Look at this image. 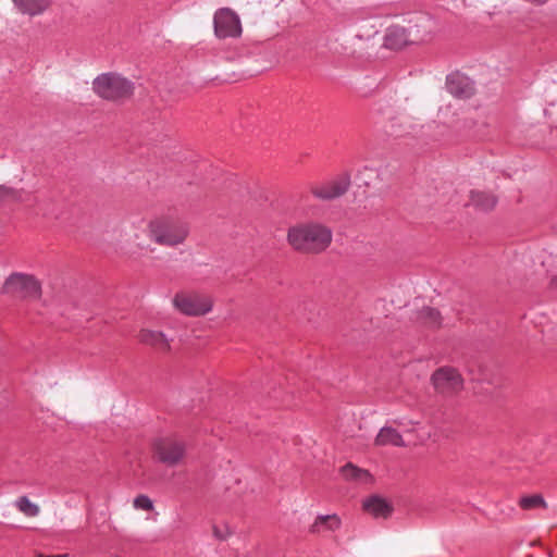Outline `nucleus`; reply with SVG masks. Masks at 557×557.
<instances>
[{"mask_svg":"<svg viewBox=\"0 0 557 557\" xmlns=\"http://www.w3.org/2000/svg\"><path fill=\"white\" fill-rule=\"evenodd\" d=\"M332 231L318 222H302L287 230L288 245L301 253H320L332 243Z\"/></svg>","mask_w":557,"mask_h":557,"instance_id":"1","label":"nucleus"},{"mask_svg":"<svg viewBox=\"0 0 557 557\" xmlns=\"http://www.w3.org/2000/svg\"><path fill=\"white\" fill-rule=\"evenodd\" d=\"M146 234L154 244L175 248L187 242L190 224L172 215H158L148 222Z\"/></svg>","mask_w":557,"mask_h":557,"instance_id":"2","label":"nucleus"},{"mask_svg":"<svg viewBox=\"0 0 557 557\" xmlns=\"http://www.w3.org/2000/svg\"><path fill=\"white\" fill-rule=\"evenodd\" d=\"M214 302L211 294L194 288L180 289L171 299L173 309L188 318H200L211 313Z\"/></svg>","mask_w":557,"mask_h":557,"instance_id":"3","label":"nucleus"},{"mask_svg":"<svg viewBox=\"0 0 557 557\" xmlns=\"http://www.w3.org/2000/svg\"><path fill=\"white\" fill-rule=\"evenodd\" d=\"M92 89L100 98L112 102L128 100L135 90V84L115 72L99 74L92 81Z\"/></svg>","mask_w":557,"mask_h":557,"instance_id":"4","label":"nucleus"},{"mask_svg":"<svg viewBox=\"0 0 557 557\" xmlns=\"http://www.w3.org/2000/svg\"><path fill=\"white\" fill-rule=\"evenodd\" d=\"M434 391L444 396L453 397L463 389L465 381L459 371L453 367H441L431 375Z\"/></svg>","mask_w":557,"mask_h":557,"instance_id":"5","label":"nucleus"},{"mask_svg":"<svg viewBox=\"0 0 557 557\" xmlns=\"http://www.w3.org/2000/svg\"><path fill=\"white\" fill-rule=\"evenodd\" d=\"M186 443L175 436L157 438L153 442V455L162 463L174 467L185 458Z\"/></svg>","mask_w":557,"mask_h":557,"instance_id":"6","label":"nucleus"},{"mask_svg":"<svg viewBox=\"0 0 557 557\" xmlns=\"http://www.w3.org/2000/svg\"><path fill=\"white\" fill-rule=\"evenodd\" d=\"M213 30L219 39L239 38L243 26L238 14L230 8L218 9L213 14Z\"/></svg>","mask_w":557,"mask_h":557,"instance_id":"7","label":"nucleus"},{"mask_svg":"<svg viewBox=\"0 0 557 557\" xmlns=\"http://www.w3.org/2000/svg\"><path fill=\"white\" fill-rule=\"evenodd\" d=\"M2 290L20 298H38L41 294L40 283L33 275L18 272L5 280Z\"/></svg>","mask_w":557,"mask_h":557,"instance_id":"8","label":"nucleus"},{"mask_svg":"<svg viewBox=\"0 0 557 557\" xmlns=\"http://www.w3.org/2000/svg\"><path fill=\"white\" fill-rule=\"evenodd\" d=\"M349 186L350 176L347 173H344L330 181L312 184L310 186V191L315 198L327 201L346 194Z\"/></svg>","mask_w":557,"mask_h":557,"instance_id":"9","label":"nucleus"},{"mask_svg":"<svg viewBox=\"0 0 557 557\" xmlns=\"http://www.w3.org/2000/svg\"><path fill=\"white\" fill-rule=\"evenodd\" d=\"M448 91L456 98L468 99L474 94L472 82L461 75L451 76L447 81Z\"/></svg>","mask_w":557,"mask_h":557,"instance_id":"10","label":"nucleus"},{"mask_svg":"<svg viewBox=\"0 0 557 557\" xmlns=\"http://www.w3.org/2000/svg\"><path fill=\"white\" fill-rule=\"evenodd\" d=\"M385 47L389 49H401L409 44H413L408 28L404 26H392L385 35Z\"/></svg>","mask_w":557,"mask_h":557,"instance_id":"11","label":"nucleus"},{"mask_svg":"<svg viewBox=\"0 0 557 557\" xmlns=\"http://www.w3.org/2000/svg\"><path fill=\"white\" fill-rule=\"evenodd\" d=\"M363 509L375 518H387L393 507L382 497L371 496L363 502Z\"/></svg>","mask_w":557,"mask_h":557,"instance_id":"12","label":"nucleus"},{"mask_svg":"<svg viewBox=\"0 0 557 557\" xmlns=\"http://www.w3.org/2000/svg\"><path fill=\"white\" fill-rule=\"evenodd\" d=\"M469 203L478 210L490 211L495 208L497 198L490 191L474 189L470 191Z\"/></svg>","mask_w":557,"mask_h":557,"instance_id":"13","label":"nucleus"},{"mask_svg":"<svg viewBox=\"0 0 557 557\" xmlns=\"http://www.w3.org/2000/svg\"><path fill=\"white\" fill-rule=\"evenodd\" d=\"M432 21L428 16H421L414 24L407 26L409 35L413 44L423 41L432 32Z\"/></svg>","mask_w":557,"mask_h":557,"instance_id":"14","label":"nucleus"},{"mask_svg":"<svg viewBox=\"0 0 557 557\" xmlns=\"http://www.w3.org/2000/svg\"><path fill=\"white\" fill-rule=\"evenodd\" d=\"M341 474L346 481L359 484H369L372 482V475L368 470L361 469L350 462L341 468Z\"/></svg>","mask_w":557,"mask_h":557,"instance_id":"15","label":"nucleus"},{"mask_svg":"<svg viewBox=\"0 0 557 557\" xmlns=\"http://www.w3.org/2000/svg\"><path fill=\"white\" fill-rule=\"evenodd\" d=\"M374 445H376V446L392 445V446L403 447V446H405V442L403 440V436L396 429H394L392 426H384L379 431V433L374 440Z\"/></svg>","mask_w":557,"mask_h":557,"instance_id":"16","label":"nucleus"},{"mask_svg":"<svg viewBox=\"0 0 557 557\" xmlns=\"http://www.w3.org/2000/svg\"><path fill=\"white\" fill-rule=\"evenodd\" d=\"M416 321L429 329H438L442 325V315L435 308L424 307L417 312Z\"/></svg>","mask_w":557,"mask_h":557,"instance_id":"17","label":"nucleus"},{"mask_svg":"<svg viewBox=\"0 0 557 557\" xmlns=\"http://www.w3.org/2000/svg\"><path fill=\"white\" fill-rule=\"evenodd\" d=\"M18 10L28 15H38L44 13L50 5V0H13Z\"/></svg>","mask_w":557,"mask_h":557,"instance_id":"18","label":"nucleus"},{"mask_svg":"<svg viewBox=\"0 0 557 557\" xmlns=\"http://www.w3.org/2000/svg\"><path fill=\"white\" fill-rule=\"evenodd\" d=\"M141 342L151 345L157 350L166 352L170 350V342L161 332L141 331Z\"/></svg>","mask_w":557,"mask_h":557,"instance_id":"19","label":"nucleus"},{"mask_svg":"<svg viewBox=\"0 0 557 557\" xmlns=\"http://www.w3.org/2000/svg\"><path fill=\"white\" fill-rule=\"evenodd\" d=\"M341 525V519L336 515L319 516L310 528V532L320 533L322 529L335 531Z\"/></svg>","mask_w":557,"mask_h":557,"instance_id":"20","label":"nucleus"},{"mask_svg":"<svg viewBox=\"0 0 557 557\" xmlns=\"http://www.w3.org/2000/svg\"><path fill=\"white\" fill-rule=\"evenodd\" d=\"M23 189H16L9 185H0V203L22 202L24 201Z\"/></svg>","mask_w":557,"mask_h":557,"instance_id":"21","label":"nucleus"},{"mask_svg":"<svg viewBox=\"0 0 557 557\" xmlns=\"http://www.w3.org/2000/svg\"><path fill=\"white\" fill-rule=\"evenodd\" d=\"M519 506L524 510H531L539 507L546 508L547 504L541 495H528L520 498Z\"/></svg>","mask_w":557,"mask_h":557,"instance_id":"22","label":"nucleus"},{"mask_svg":"<svg viewBox=\"0 0 557 557\" xmlns=\"http://www.w3.org/2000/svg\"><path fill=\"white\" fill-rule=\"evenodd\" d=\"M414 131V125L409 121L408 116H401L392 123V133L397 136L410 134Z\"/></svg>","mask_w":557,"mask_h":557,"instance_id":"23","label":"nucleus"},{"mask_svg":"<svg viewBox=\"0 0 557 557\" xmlns=\"http://www.w3.org/2000/svg\"><path fill=\"white\" fill-rule=\"evenodd\" d=\"M16 507L28 517H36L39 513V507L32 503L27 496L18 497L16 499Z\"/></svg>","mask_w":557,"mask_h":557,"instance_id":"24","label":"nucleus"},{"mask_svg":"<svg viewBox=\"0 0 557 557\" xmlns=\"http://www.w3.org/2000/svg\"><path fill=\"white\" fill-rule=\"evenodd\" d=\"M212 534L219 541H225L233 534V530L227 523H212Z\"/></svg>","mask_w":557,"mask_h":557,"instance_id":"25","label":"nucleus"},{"mask_svg":"<svg viewBox=\"0 0 557 557\" xmlns=\"http://www.w3.org/2000/svg\"><path fill=\"white\" fill-rule=\"evenodd\" d=\"M153 509V504L151 502L150 498L141 495V510H152Z\"/></svg>","mask_w":557,"mask_h":557,"instance_id":"26","label":"nucleus"},{"mask_svg":"<svg viewBox=\"0 0 557 557\" xmlns=\"http://www.w3.org/2000/svg\"><path fill=\"white\" fill-rule=\"evenodd\" d=\"M133 507L136 509V510H139V494L137 496L134 497L133 499Z\"/></svg>","mask_w":557,"mask_h":557,"instance_id":"27","label":"nucleus"},{"mask_svg":"<svg viewBox=\"0 0 557 557\" xmlns=\"http://www.w3.org/2000/svg\"><path fill=\"white\" fill-rule=\"evenodd\" d=\"M37 557H65V555H38Z\"/></svg>","mask_w":557,"mask_h":557,"instance_id":"28","label":"nucleus"},{"mask_svg":"<svg viewBox=\"0 0 557 557\" xmlns=\"http://www.w3.org/2000/svg\"><path fill=\"white\" fill-rule=\"evenodd\" d=\"M552 285L554 288H557V275L552 280Z\"/></svg>","mask_w":557,"mask_h":557,"instance_id":"29","label":"nucleus"}]
</instances>
